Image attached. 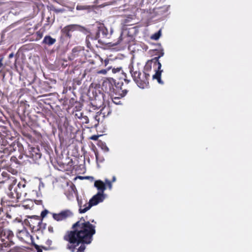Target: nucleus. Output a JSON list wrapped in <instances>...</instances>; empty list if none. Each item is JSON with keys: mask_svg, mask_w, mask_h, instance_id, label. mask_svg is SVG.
<instances>
[{"mask_svg": "<svg viewBox=\"0 0 252 252\" xmlns=\"http://www.w3.org/2000/svg\"><path fill=\"white\" fill-rule=\"evenodd\" d=\"M95 225L84 217L73 223L71 229L67 231L63 239L67 242L66 249L70 252H85L86 245L93 241L96 233Z\"/></svg>", "mask_w": 252, "mask_h": 252, "instance_id": "nucleus-1", "label": "nucleus"}, {"mask_svg": "<svg viewBox=\"0 0 252 252\" xmlns=\"http://www.w3.org/2000/svg\"><path fill=\"white\" fill-rule=\"evenodd\" d=\"M8 224V221L0 219V246L1 247H10L14 244L13 232L5 228Z\"/></svg>", "mask_w": 252, "mask_h": 252, "instance_id": "nucleus-2", "label": "nucleus"}, {"mask_svg": "<svg viewBox=\"0 0 252 252\" xmlns=\"http://www.w3.org/2000/svg\"><path fill=\"white\" fill-rule=\"evenodd\" d=\"M130 72L134 81L139 88L144 89L148 86L150 77L149 73L143 72L142 74L139 70H135L133 67L130 68Z\"/></svg>", "mask_w": 252, "mask_h": 252, "instance_id": "nucleus-3", "label": "nucleus"}, {"mask_svg": "<svg viewBox=\"0 0 252 252\" xmlns=\"http://www.w3.org/2000/svg\"><path fill=\"white\" fill-rule=\"evenodd\" d=\"M25 223L28 225L32 232H36L45 228L46 223L42 222L39 216H33L25 220Z\"/></svg>", "mask_w": 252, "mask_h": 252, "instance_id": "nucleus-4", "label": "nucleus"}, {"mask_svg": "<svg viewBox=\"0 0 252 252\" xmlns=\"http://www.w3.org/2000/svg\"><path fill=\"white\" fill-rule=\"evenodd\" d=\"M95 34L96 38H98L97 42L99 43L100 45H106L109 43L106 41V39L109 38L110 34L103 24L100 25L97 27Z\"/></svg>", "mask_w": 252, "mask_h": 252, "instance_id": "nucleus-5", "label": "nucleus"}, {"mask_svg": "<svg viewBox=\"0 0 252 252\" xmlns=\"http://www.w3.org/2000/svg\"><path fill=\"white\" fill-rule=\"evenodd\" d=\"M90 91L89 92V96L92 98L93 101L91 104L93 107H95V109L100 108L103 104L104 102V94L103 93L99 92L98 94L96 93V90H93L92 93L93 96L91 95Z\"/></svg>", "mask_w": 252, "mask_h": 252, "instance_id": "nucleus-6", "label": "nucleus"}, {"mask_svg": "<svg viewBox=\"0 0 252 252\" xmlns=\"http://www.w3.org/2000/svg\"><path fill=\"white\" fill-rule=\"evenodd\" d=\"M104 199V194L101 193H97L95 195H94L92 198L90 199L88 202V205L86 208L81 210V213H85L89 210L92 206L96 205L100 202H102Z\"/></svg>", "mask_w": 252, "mask_h": 252, "instance_id": "nucleus-7", "label": "nucleus"}, {"mask_svg": "<svg viewBox=\"0 0 252 252\" xmlns=\"http://www.w3.org/2000/svg\"><path fill=\"white\" fill-rule=\"evenodd\" d=\"M163 55L164 53L162 51L159 53L158 57H156L153 58V60L155 61V62L156 63V64L158 65V69L156 70V73L153 76V79H156L158 83L160 84H163V82L161 79V73L163 72V70L161 69V64L159 62L158 60L160 57L163 56Z\"/></svg>", "mask_w": 252, "mask_h": 252, "instance_id": "nucleus-8", "label": "nucleus"}, {"mask_svg": "<svg viewBox=\"0 0 252 252\" xmlns=\"http://www.w3.org/2000/svg\"><path fill=\"white\" fill-rule=\"evenodd\" d=\"M53 218L57 221H61L73 216V213L68 209L62 211L59 213H51Z\"/></svg>", "mask_w": 252, "mask_h": 252, "instance_id": "nucleus-9", "label": "nucleus"}, {"mask_svg": "<svg viewBox=\"0 0 252 252\" xmlns=\"http://www.w3.org/2000/svg\"><path fill=\"white\" fill-rule=\"evenodd\" d=\"M115 79L110 78L104 80L102 84V89L107 93H113Z\"/></svg>", "mask_w": 252, "mask_h": 252, "instance_id": "nucleus-10", "label": "nucleus"}, {"mask_svg": "<svg viewBox=\"0 0 252 252\" xmlns=\"http://www.w3.org/2000/svg\"><path fill=\"white\" fill-rule=\"evenodd\" d=\"M98 38H96V35H88L86 37V42L87 47L90 49H94V47H98L99 42H97Z\"/></svg>", "mask_w": 252, "mask_h": 252, "instance_id": "nucleus-11", "label": "nucleus"}, {"mask_svg": "<svg viewBox=\"0 0 252 252\" xmlns=\"http://www.w3.org/2000/svg\"><path fill=\"white\" fill-rule=\"evenodd\" d=\"M17 236L19 239L25 242H27L32 237V236L25 228L19 230L17 234Z\"/></svg>", "mask_w": 252, "mask_h": 252, "instance_id": "nucleus-12", "label": "nucleus"}, {"mask_svg": "<svg viewBox=\"0 0 252 252\" xmlns=\"http://www.w3.org/2000/svg\"><path fill=\"white\" fill-rule=\"evenodd\" d=\"M80 27L77 25H69L65 26L62 30L63 33L65 35V36L70 38L71 34L70 32H73L76 30L78 28Z\"/></svg>", "mask_w": 252, "mask_h": 252, "instance_id": "nucleus-13", "label": "nucleus"}, {"mask_svg": "<svg viewBox=\"0 0 252 252\" xmlns=\"http://www.w3.org/2000/svg\"><path fill=\"white\" fill-rule=\"evenodd\" d=\"M85 53L84 49L80 47H75L72 50L71 56L74 59L79 58L80 60L84 56Z\"/></svg>", "mask_w": 252, "mask_h": 252, "instance_id": "nucleus-14", "label": "nucleus"}, {"mask_svg": "<svg viewBox=\"0 0 252 252\" xmlns=\"http://www.w3.org/2000/svg\"><path fill=\"white\" fill-rule=\"evenodd\" d=\"M29 157L32 158L33 160L39 159L41 155L39 153V150L37 148H32L31 150L27 155Z\"/></svg>", "mask_w": 252, "mask_h": 252, "instance_id": "nucleus-15", "label": "nucleus"}, {"mask_svg": "<svg viewBox=\"0 0 252 252\" xmlns=\"http://www.w3.org/2000/svg\"><path fill=\"white\" fill-rule=\"evenodd\" d=\"M127 92L128 91L127 89L124 88L115 89L113 92V95L118 96L121 98H122L126 95Z\"/></svg>", "mask_w": 252, "mask_h": 252, "instance_id": "nucleus-16", "label": "nucleus"}, {"mask_svg": "<svg viewBox=\"0 0 252 252\" xmlns=\"http://www.w3.org/2000/svg\"><path fill=\"white\" fill-rule=\"evenodd\" d=\"M153 63L154 67L157 66L156 63L153 60V58L150 60H148L144 67L143 73H149V72L151 70L152 65Z\"/></svg>", "mask_w": 252, "mask_h": 252, "instance_id": "nucleus-17", "label": "nucleus"}, {"mask_svg": "<svg viewBox=\"0 0 252 252\" xmlns=\"http://www.w3.org/2000/svg\"><path fill=\"white\" fill-rule=\"evenodd\" d=\"M94 186L98 190V193L103 194L104 191L106 189L105 184L104 182L101 180L95 181Z\"/></svg>", "mask_w": 252, "mask_h": 252, "instance_id": "nucleus-18", "label": "nucleus"}, {"mask_svg": "<svg viewBox=\"0 0 252 252\" xmlns=\"http://www.w3.org/2000/svg\"><path fill=\"white\" fill-rule=\"evenodd\" d=\"M56 42V39L55 38L52 37L50 35H46L44 37L42 43V44H44L48 46H51L55 44Z\"/></svg>", "mask_w": 252, "mask_h": 252, "instance_id": "nucleus-19", "label": "nucleus"}, {"mask_svg": "<svg viewBox=\"0 0 252 252\" xmlns=\"http://www.w3.org/2000/svg\"><path fill=\"white\" fill-rule=\"evenodd\" d=\"M0 145L4 147L7 146L8 149L10 148L11 150V146L8 144L7 138L6 136L0 132Z\"/></svg>", "mask_w": 252, "mask_h": 252, "instance_id": "nucleus-20", "label": "nucleus"}, {"mask_svg": "<svg viewBox=\"0 0 252 252\" xmlns=\"http://www.w3.org/2000/svg\"><path fill=\"white\" fill-rule=\"evenodd\" d=\"M112 71L113 73H114V74L122 73V75L124 77V78H123L124 80L127 84H128L129 82L130 81L129 80H127L126 78V74L125 73L122 72V67H117V68H115V67L113 68L112 69Z\"/></svg>", "mask_w": 252, "mask_h": 252, "instance_id": "nucleus-21", "label": "nucleus"}, {"mask_svg": "<svg viewBox=\"0 0 252 252\" xmlns=\"http://www.w3.org/2000/svg\"><path fill=\"white\" fill-rule=\"evenodd\" d=\"M105 108H106L104 107V108H102V109H101L100 112H97L95 114V116H94V118L95 121V123H94V126H97L99 124V120H100L99 116L101 115V114H102L103 115V117H104L105 116V112L103 111L105 110Z\"/></svg>", "mask_w": 252, "mask_h": 252, "instance_id": "nucleus-22", "label": "nucleus"}, {"mask_svg": "<svg viewBox=\"0 0 252 252\" xmlns=\"http://www.w3.org/2000/svg\"><path fill=\"white\" fill-rule=\"evenodd\" d=\"M126 38H127V37H123L122 34H121L119 36L118 41L114 43L113 44L114 45L121 44L124 46H126L127 44V40H126Z\"/></svg>", "mask_w": 252, "mask_h": 252, "instance_id": "nucleus-23", "label": "nucleus"}, {"mask_svg": "<svg viewBox=\"0 0 252 252\" xmlns=\"http://www.w3.org/2000/svg\"><path fill=\"white\" fill-rule=\"evenodd\" d=\"M1 150H0V158H4V154L8 155L9 152L12 150L11 149H8V147L4 148L3 149L1 148ZM2 161H3V160H2L1 162ZM0 162H1V160H0Z\"/></svg>", "mask_w": 252, "mask_h": 252, "instance_id": "nucleus-24", "label": "nucleus"}, {"mask_svg": "<svg viewBox=\"0 0 252 252\" xmlns=\"http://www.w3.org/2000/svg\"><path fill=\"white\" fill-rule=\"evenodd\" d=\"M123 78H124V77H121L118 81H117L115 79V84H114V89L123 88V80H124Z\"/></svg>", "mask_w": 252, "mask_h": 252, "instance_id": "nucleus-25", "label": "nucleus"}, {"mask_svg": "<svg viewBox=\"0 0 252 252\" xmlns=\"http://www.w3.org/2000/svg\"><path fill=\"white\" fill-rule=\"evenodd\" d=\"M25 250L22 248L15 246L11 248L8 252H24Z\"/></svg>", "mask_w": 252, "mask_h": 252, "instance_id": "nucleus-26", "label": "nucleus"}, {"mask_svg": "<svg viewBox=\"0 0 252 252\" xmlns=\"http://www.w3.org/2000/svg\"><path fill=\"white\" fill-rule=\"evenodd\" d=\"M133 19L132 17L131 16L127 17L126 19L124 20V24L126 26H130L134 25V23H131V21Z\"/></svg>", "mask_w": 252, "mask_h": 252, "instance_id": "nucleus-27", "label": "nucleus"}, {"mask_svg": "<svg viewBox=\"0 0 252 252\" xmlns=\"http://www.w3.org/2000/svg\"><path fill=\"white\" fill-rule=\"evenodd\" d=\"M21 195V194H19L18 192L16 193V196H14V194L12 192H10L8 194V196L10 199H18Z\"/></svg>", "mask_w": 252, "mask_h": 252, "instance_id": "nucleus-28", "label": "nucleus"}, {"mask_svg": "<svg viewBox=\"0 0 252 252\" xmlns=\"http://www.w3.org/2000/svg\"><path fill=\"white\" fill-rule=\"evenodd\" d=\"M34 247L36 249L37 252H42V249H44L45 250H48L49 249V248H46L43 246L40 247L37 244H34Z\"/></svg>", "mask_w": 252, "mask_h": 252, "instance_id": "nucleus-29", "label": "nucleus"}, {"mask_svg": "<svg viewBox=\"0 0 252 252\" xmlns=\"http://www.w3.org/2000/svg\"><path fill=\"white\" fill-rule=\"evenodd\" d=\"M76 102L77 101L74 98H71L69 99L68 102V108L69 109L72 107Z\"/></svg>", "mask_w": 252, "mask_h": 252, "instance_id": "nucleus-30", "label": "nucleus"}, {"mask_svg": "<svg viewBox=\"0 0 252 252\" xmlns=\"http://www.w3.org/2000/svg\"><path fill=\"white\" fill-rule=\"evenodd\" d=\"M10 162L11 163H13L14 162V163H15L18 164H22V163L20 161H19L17 159V158L16 157H15V156L11 157L10 158Z\"/></svg>", "mask_w": 252, "mask_h": 252, "instance_id": "nucleus-31", "label": "nucleus"}, {"mask_svg": "<svg viewBox=\"0 0 252 252\" xmlns=\"http://www.w3.org/2000/svg\"><path fill=\"white\" fill-rule=\"evenodd\" d=\"M113 97L112 98L113 102L116 104H121V101L120 100V99L121 98L118 96H116V95H113Z\"/></svg>", "mask_w": 252, "mask_h": 252, "instance_id": "nucleus-32", "label": "nucleus"}, {"mask_svg": "<svg viewBox=\"0 0 252 252\" xmlns=\"http://www.w3.org/2000/svg\"><path fill=\"white\" fill-rule=\"evenodd\" d=\"M160 31H158L157 32H156L154 34H153L151 36V38L154 40H158L159 39L160 36Z\"/></svg>", "mask_w": 252, "mask_h": 252, "instance_id": "nucleus-33", "label": "nucleus"}, {"mask_svg": "<svg viewBox=\"0 0 252 252\" xmlns=\"http://www.w3.org/2000/svg\"><path fill=\"white\" fill-rule=\"evenodd\" d=\"M14 202V200H8V202H5L3 199H1V205L2 206L3 204L4 205L5 203H6V205L7 206H13V203Z\"/></svg>", "mask_w": 252, "mask_h": 252, "instance_id": "nucleus-34", "label": "nucleus"}, {"mask_svg": "<svg viewBox=\"0 0 252 252\" xmlns=\"http://www.w3.org/2000/svg\"><path fill=\"white\" fill-rule=\"evenodd\" d=\"M43 32L41 31L40 30L37 31L35 33V35L36 36V40H39V39H41L43 36Z\"/></svg>", "mask_w": 252, "mask_h": 252, "instance_id": "nucleus-35", "label": "nucleus"}, {"mask_svg": "<svg viewBox=\"0 0 252 252\" xmlns=\"http://www.w3.org/2000/svg\"><path fill=\"white\" fill-rule=\"evenodd\" d=\"M49 213V212L46 210L45 209L43 211H42L41 213L40 218L42 220L43 218H44Z\"/></svg>", "mask_w": 252, "mask_h": 252, "instance_id": "nucleus-36", "label": "nucleus"}, {"mask_svg": "<svg viewBox=\"0 0 252 252\" xmlns=\"http://www.w3.org/2000/svg\"><path fill=\"white\" fill-rule=\"evenodd\" d=\"M112 67H108L107 69H101L97 71L98 74H106L107 72Z\"/></svg>", "mask_w": 252, "mask_h": 252, "instance_id": "nucleus-37", "label": "nucleus"}, {"mask_svg": "<svg viewBox=\"0 0 252 252\" xmlns=\"http://www.w3.org/2000/svg\"><path fill=\"white\" fill-rule=\"evenodd\" d=\"M111 182H112L110 181L108 179H105V183L104 184H105V186L107 185L109 187V189H111L112 187Z\"/></svg>", "mask_w": 252, "mask_h": 252, "instance_id": "nucleus-38", "label": "nucleus"}, {"mask_svg": "<svg viewBox=\"0 0 252 252\" xmlns=\"http://www.w3.org/2000/svg\"><path fill=\"white\" fill-rule=\"evenodd\" d=\"M77 201H78V206L79 207V212L80 213L82 214L83 213H81L80 212L81 210H82L84 209V208H82V201L81 200H79L78 198H77Z\"/></svg>", "mask_w": 252, "mask_h": 252, "instance_id": "nucleus-39", "label": "nucleus"}, {"mask_svg": "<svg viewBox=\"0 0 252 252\" xmlns=\"http://www.w3.org/2000/svg\"><path fill=\"white\" fill-rule=\"evenodd\" d=\"M48 231L50 232V233H54V228L51 225H50L48 226Z\"/></svg>", "mask_w": 252, "mask_h": 252, "instance_id": "nucleus-40", "label": "nucleus"}, {"mask_svg": "<svg viewBox=\"0 0 252 252\" xmlns=\"http://www.w3.org/2000/svg\"><path fill=\"white\" fill-rule=\"evenodd\" d=\"M98 136L96 135H92L90 137V139L92 140H97L98 139Z\"/></svg>", "mask_w": 252, "mask_h": 252, "instance_id": "nucleus-41", "label": "nucleus"}, {"mask_svg": "<svg viewBox=\"0 0 252 252\" xmlns=\"http://www.w3.org/2000/svg\"><path fill=\"white\" fill-rule=\"evenodd\" d=\"M52 241L51 240L48 239L46 242V244L49 247L52 245Z\"/></svg>", "mask_w": 252, "mask_h": 252, "instance_id": "nucleus-42", "label": "nucleus"}, {"mask_svg": "<svg viewBox=\"0 0 252 252\" xmlns=\"http://www.w3.org/2000/svg\"><path fill=\"white\" fill-rule=\"evenodd\" d=\"M3 212V209H2V207H0V216L1 215V213ZM0 219H4V218H3V217H0ZM5 220H7L5 219Z\"/></svg>", "mask_w": 252, "mask_h": 252, "instance_id": "nucleus-43", "label": "nucleus"}, {"mask_svg": "<svg viewBox=\"0 0 252 252\" xmlns=\"http://www.w3.org/2000/svg\"><path fill=\"white\" fill-rule=\"evenodd\" d=\"M5 215H6V218L10 219L12 218V216L9 213H6Z\"/></svg>", "mask_w": 252, "mask_h": 252, "instance_id": "nucleus-44", "label": "nucleus"}, {"mask_svg": "<svg viewBox=\"0 0 252 252\" xmlns=\"http://www.w3.org/2000/svg\"><path fill=\"white\" fill-rule=\"evenodd\" d=\"M2 61H3V58H0V68H1L3 66Z\"/></svg>", "mask_w": 252, "mask_h": 252, "instance_id": "nucleus-45", "label": "nucleus"}, {"mask_svg": "<svg viewBox=\"0 0 252 252\" xmlns=\"http://www.w3.org/2000/svg\"><path fill=\"white\" fill-rule=\"evenodd\" d=\"M109 60H105L104 61V64H105V66L107 65V64H108V63H109Z\"/></svg>", "mask_w": 252, "mask_h": 252, "instance_id": "nucleus-46", "label": "nucleus"}, {"mask_svg": "<svg viewBox=\"0 0 252 252\" xmlns=\"http://www.w3.org/2000/svg\"><path fill=\"white\" fill-rule=\"evenodd\" d=\"M88 205V203H86L84 205H83V208H86ZM82 207H83V206H82Z\"/></svg>", "mask_w": 252, "mask_h": 252, "instance_id": "nucleus-47", "label": "nucleus"}, {"mask_svg": "<svg viewBox=\"0 0 252 252\" xmlns=\"http://www.w3.org/2000/svg\"><path fill=\"white\" fill-rule=\"evenodd\" d=\"M88 205V203H86L84 205H83V208H86ZM82 207H83V206H82Z\"/></svg>", "mask_w": 252, "mask_h": 252, "instance_id": "nucleus-48", "label": "nucleus"}, {"mask_svg": "<svg viewBox=\"0 0 252 252\" xmlns=\"http://www.w3.org/2000/svg\"><path fill=\"white\" fill-rule=\"evenodd\" d=\"M115 181H116V177L115 176H113L112 180V182H114Z\"/></svg>", "mask_w": 252, "mask_h": 252, "instance_id": "nucleus-49", "label": "nucleus"}, {"mask_svg": "<svg viewBox=\"0 0 252 252\" xmlns=\"http://www.w3.org/2000/svg\"><path fill=\"white\" fill-rule=\"evenodd\" d=\"M85 179H90V178H91V179H93V177H90V176H86V177H83Z\"/></svg>", "mask_w": 252, "mask_h": 252, "instance_id": "nucleus-50", "label": "nucleus"}, {"mask_svg": "<svg viewBox=\"0 0 252 252\" xmlns=\"http://www.w3.org/2000/svg\"><path fill=\"white\" fill-rule=\"evenodd\" d=\"M12 57H13V54H10V55H9V58H12Z\"/></svg>", "mask_w": 252, "mask_h": 252, "instance_id": "nucleus-51", "label": "nucleus"}, {"mask_svg": "<svg viewBox=\"0 0 252 252\" xmlns=\"http://www.w3.org/2000/svg\"><path fill=\"white\" fill-rule=\"evenodd\" d=\"M92 222L96 223V222L94 220H92Z\"/></svg>", "mask_w": 252, "mask_h": 252, "instance_id": "nucleus-52", "label": "nucleus"}, {"mask_svg": "<svg viewBox=\"0 0 252 252\" xmlns=\"http://www.w3.org/2000/svg\"><path fill=\"white\" fill-rule=\"evenodd\" d=\"M22 157H23L22 156L20 155L19 157V158L20 159H21L22 158Z\"/></svg>", "mask_w": 252, "mask_h": 252, "instance_id": "nucleus-53", "label": "nucleus"}, {"mask_svg": "<svg viewBox=\"0 0 252 252\" xmlns=\"http://www.w3.org/2000/svg\"><path fill=\"white\" fill-rule=\"evenodd\" d=\"M95 157H96V158L97 159V154H95Z\"/></svg>", "mask_w": 252, "mask_h": 252, "instance_id": "nucleus-54", "label": "nucleus"}, {"mask_svg": "<svg viewBox=\"0 0 252 252\" xmlns=\"http://www.w3.org/2000/svg\"><path fill=\"white\" fill-rule=\"evenodd\" d=\"M18 186L19 188L20 189L19 184L18 185Z\"/></svg>", "mask_w": 252, "mask_h": 252, "instance_id": "nucleus-55", "label": "nucleus"}]
</instances>
